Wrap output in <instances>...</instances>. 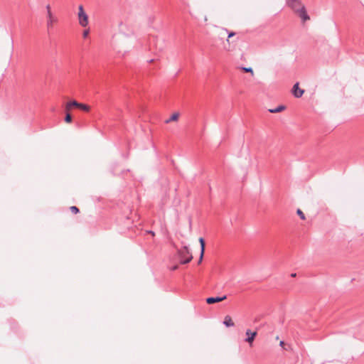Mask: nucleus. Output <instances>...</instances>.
I'll return each instance as SVG.
<instances>
[{"label":"nucleus","instance_id":"f257e3e1","mask_svg":"<svg viewBox=\"0 0 364 364\" xmlns=\"http://www.w3.org/2000/svg\"><path fill=\"white\" fill-rule=\"evenodd\" d=\"M287 4L299 14L303 21H306L310 18L306 13L305 6L301 5L300 0H287Z\"/></svg>","mask_w":364,"mask_h":364},{"label":"nucleus","instance_id":"f03ea898","mask_svg":"<svg viewBox=\"0 0 364 364\" xmlns=\"http://www.w3.org/2000/svg\"><path fill=\"white\" fill-rule=\"evenodd\" d=\"M178 254L181 259V264H187L190 262L193 259L192 254L186 246H184L183 248L179 250L178 251Z\"/></svg>","mask_w":364,"mask_h":364},{"label":"nucleus","instance_id":"7ed1b4c3","mask_svg":"<svg viewBox=\"0 0 364 364\" xmlns=\"http://www.w3.org/2000/svg\"><path fill=\"white\" fill-rule=\"evenodd\" d=\"M46 13H47L46 26H47L48 29L49 30L53 27L54 23H55L58 21V18L53 14L50 4H48L46 6Z\"/></svg>","mask_w":364,"mask_h":364},{"label":"nucleus","instance_id":"20e7f679","mask_svg":"<svg viewBox=\"0 0 364 364\" xmlns=\"http://www.w3.org/2000/svg\"><path fill=\"white\" fill-rule=\"evenodd\" d=\"M78 19H79V23L82 27H85L88 24V16L84 11L83 6L80 5L78 8Z\"/></svg>","mask_w":364,"mask_h":364},{"label":"nucleus","instance_id":"39448f33","mask_svg":"<svg viewBox=\"0 0 364 364\" xmlns=\"http://www.w3.org/2000/svg\"><path fill=\"white\" fill-rule=\"evenodd\" d=\"M304 92V90L299 87V83L296 82L291 89V93L296 98H300Z\"/></svg>","mask_w":364,"mask_h":364},{"label":"nucleus","instance_id":"423d86ee","mask_svg":"<svg viewBox=\"0 0 364 364\" xmlns=\"http://www.w3.org/2000/svg\"><path fill=\"white\" fill-rule=\"evenodd\" d=\"M247 338H245V341L248 343L250 346H252V343L255 338V336H257V331H252L250 329H247L245 333Z\"/></svg>","mask_w":364,"mask_h":364},{"label":"nucleus","instance_id":"0eeeda50","mask_svg":"<svg viewBox=\"0 0 364 364\" xmlns=\"http://www.w3.org/2000/svg\"><path fill=\"white\" fill-rule=\"evenodd\" d=\"M227 296L225 295L223 296H217V297H208L206 299V302L208 304H212L216 302H220L226 299Z\"/></svg>","mask_w":364,"mask_h":364},{"label":"nucleus","instance_id":"6e6552de","mask_svg":"<svg viewBox=\"0 0 364 364\" xmlns=\"http://www.w3.org/2000/svg\"><path fill=\"white\" fill-rule=\"evenodd\" d=\"M199 242L200 244V255L199 259V262H200L203 259L204 251H205V240L203 237L199 238Z\"/></svg>","mask_w":364,"mask_h":364},{"label":"nucleus","instance_id":"1a4fd4ad","mask_svg":"<svg viewBox=\"0 0 364 364\" xmlns=\"http://www.w3.org/2000/svg\"><path fill=\"white\" fill-rule=\"evenodd\" d=\"M223 323L227 327H232V326H234V325H235L234 322L232 321V318H231V317L230 316H226L225 317Z\"/></svg>","mask_w":364,"mask_h":364},{"label":"nucleus","instance_id":"9d476101","mask_svg":"<svg viewBox=\"0 0 364 364\" xmlns=\"http://www.w3.org/2000/svg\"><path fill=\"white\" fill-rule=\"evenodd\" d=\"M78 106H79V102H77L76 100H73L66 104L65 109H66V110L68 111L71 109L72 107H77Z\"/></svg>","mask_w":364,"mask_h":364},{"label":"nucleus","instance_id":"9b49d317","mask_svg":"<svg viewBox=\"0 0 364 364\" xmlns=\"http://www.w3.org/2000/svg\"><path fill=\"white\" fill-rule=\"evenodd\" d=\"M279 346H281V348H282L284 350L289 351V350H291V348L290 344H289L288 343L284 342V341H281L279 342Z\"/></svg>","mask_w":364,"mask_h":364},{"label":"nucleus","instance_id":"f8f14e48","mask_svg":"<svg viewBox=\"0 0 364 364\" xmlns=\"http://www.w3.org/2000/svg\"><path fill=\"white\" fill-rule=\"evenodd\" d=\"M179 117V113H173L171 117L165 121V123L168 124L171 122L177 121Z\"/></svg>","mask_w":364,"mask_h":364},{"label":"nucleus","instance_id":"ddd939ff","mask_svg":"<svg viewBox=\"0 0 364 364\" xmlns=\"http://www.w3.org/2000/svg\"><path fill=\"white\" fill-rule=\"evenodd\" d=\"M77 108L81 109L85 112H89L90 109V107L88 105L80 102Z\"/></svg>","mask_w":364,"mask_h":364},{"label":"nucleus","instance_id":"4468645a","mask_svg":"<svg viewBox=\"0 0 364 364\" xmlns=\"http://www.w3.org/2000/svg\"><path fill=\"white\" fill-rule=\"evenodd\" d=\"M240 70H243L244 72L245 73H250L251 74L252 76L254 75V71L252 70V68L249 67V68H246V67H240L239 68Z\"/></svg>","mask_w":364,"mask_h":364},{"label":"nucleus","instance_id":"2eb2a0df","mask_svg":"<svg viewBox=\"0 0 364 364\" xmlns=\"http://www.w3.org/2000/svg\"><path fill=\"white\" fill-rule=\"evenodd\" d=\"M285 109H286V106L281 105L277 106V107H274V113L281 112L284 111Z\"/></svg>","mask_w":364,"mask_h":364},{"label":"nucleus","instance_id":"dca6fc26","mask_svg":"<svg viewBox=\"0 0 364 364\" xmlns=\"http://www.w3.org/2000/svg\"><path fill=\"white\" fill-rule=\"evenodd\" d=\"M296 213L300 217V218L301 220H304L305 219V215H304V213L300 209H297Z\"/></svg>","mask_w":364,"mask_h":364},{"label":"nucleus","instance_id":"f3484780","mask_svg":"<svg viewBox=\"0 0 364 364\" xmlns=\"http://www.w3.org/2000/svg\"><path fill=\"white\" fill-rule=\"evenodd\" d=\"M65 121L67 123H70L72 122V117H71L70 114L67 113V114L65 115Z\"/></svg>","mask_w":364,"mask_h":364},{"label":"nucleus","instance_id":"a211bd4d","mask_svg":"<svg viewBox=\"0 0 364 364\" xmlns=\"http://www.w3.org/2000/svg\"><path fill=\"white\" fill-rule=\"evenodd\" d=\"M70 209L71 212L75 214H77V213H79V209L76 206H71L70 208Z\"/></svg>","mask_w":364,"mask_h":364},{"label":"nucleus","instance_id":"6ab92c4d","mask_svg":"<svg viewBox=\"0 0 364 364\" xmlns=\"http://www.w3.org/2000/svg\"><path fill=\"white\" fill-rule=\"evenodd\" d=\"M88 33H89V31H88V30H85V31H83V33H82L83 37H84V38H86V37L88 36Z\"/></svg>","mask_w":364,"mask_h":364},{"label":"nucleus","instance_id":"aec40b11","mask_svg":"<svg viewBox=\"0 0 364 364\" xmlns=\"http://www.w3.org/2000/svg\"><path fill=\"white\" fill-rule=\"evenodd\" d=\"M235 33L234 32H230V33L228 34V38H231V37L234 36H235Z\"/></svg>","mask_w":364,"mask_h":364},{"label":"nucleus","instance_id":"412c9836","mask_svg":"<svg viewBox=\"0 0 364 364\" xmlns=\"http://www.w3.org/2000/svg\"><path fill=\"white\" fill-rule=\"evenodd\" d=\"M178 269V266L177 265H175L173 266L172 268H171V270L174 271V270H176Z\"/></svg>","mask_w":364,"mask_h":364},{"label":"nucleus","instance_id":"4be33fe9","mask_svg":"<svg viewBox=\"0 0 364 364\" xmlns=\"http://www.w3.org/2000/svg\"><path fill=\"white\" fill-rule=\"evenodd\" d=\"M147 233L151 234L153 236L155 235L154 232L151 230L147 231Z\"/></svg>","mask_w":364,"mask_h":364},{"label":"nucleus","instance_id":"5701e85b","mask_svg":"<svg viewBox=\"0 0 364 364\" xmlns=\"http://www.w3.org/2000/svg\"><path fill=\"white\" fill-rule=\"evenodd\" d=\"M296 276V273H291V277H295Z\"/></svg>","mask_w":364,"mask_h":364},{"label":"nucleus","instance_id":"b1692460","mask_svg":"<svg viewBox=\"0 0 364 364\" xmlns=\"http://www.w3.org/2000/svg\"><path fill=\"white\" fill-rule=\"evenodd\" d=\"M268 111H269L270 113H273V112H274L273 108L269 109H268Z\"/></svg>","mask_w":364,"mask_h":364},{"label":"nucleus","instance_id":"393cba45","mask_svg":"<svg viewBox=\"0 0 364 364\" xmlns=\"http://www.w3.org/2000/svg\"><path fill=\"white\" fill-rule=\"evenodd\" d=\"M274 338H275L276 340H278V339H279V336H276Z\"/></svg>","mask_w":364,"mask_h":364}]
</instances>
